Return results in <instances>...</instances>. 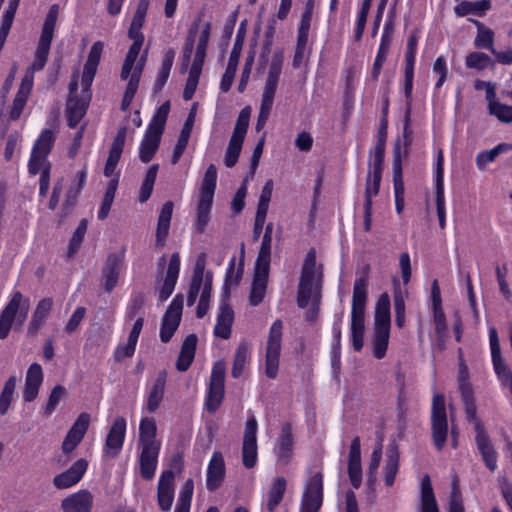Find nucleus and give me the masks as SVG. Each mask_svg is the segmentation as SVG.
I'll return each mask as SVG.
<instances>
[{
  "label": "nucleus",
  "instance_id": "1",
  "mask_svg": "<svg viewBox=\"0 0 512 512\" xmlns=\"http://www.w3.org/2000/svg\"><path fill=\"white\" fill-rule=\"evenodd\" d=\"M55 135L51 129H43L36 139L28 161V172L31 175L40 173L39 195L46 196L50 187L51 164L47 158L53 148Z\"/></svg>",
  "mask_w": 512,
  "mask_h": 512
},
{
  "label": "nucleus",
  "instance_id": "2",
  "mask_svg": "<svg viewBox=\"0 0 512 512\" xmlns=\"http://www.w3.org/2000/svg\"><path fill=\"white\" fill-rule=\"evenodd\" d=\"M59 14V5L52 4L46 14L44 19L40 38L37 44V48L35 51V57L31 65L27 68L24 77H27L29 74L31 75L32 84H34V73L36 71H41L44 69L50 48L51 43L54 38V31Z\"/></svg>",
  "mask_w": 512,
  "mask_h": 512
},
{
  "label": "nucleus",
  "instance_id": "3",
  "mask_svg": "<svg viewBox=\"0 0 512 512\" xmlns=\"http://www.w3.org/2000/svg\"><path fill=\"white\" fill-rule=\"evenodd\" d=\"M216 186L217 168L214 164H210L202 179L196 207L195 228L198 233H203L210 221V212L213 205Z\"/></svg>",
  "mask_w": 512,
  "mask_h": 512
},
{
  "label": "nucleus",
  "instance_id": "4",
  "mask_svg": "<svg viewBox=\"0 0 512 512\" xmlns=\"http://www.w3.org/2000/svg\"><path fill=\"white\" fill-rule=\"evenodd\" d=\"M30 306L29 298L24 297L21 291H12L10 299L0 312V339L9 336L14 321L17 319L22 324L28 315Z\"/></svg>",
  "mask_w": 512,
  "mask_h": 512
},
{
  "label": "nucleus",
  "instance_id": "5",
  "mask_svg": "<svg viewBox=\"0 0 512 512\" xmlns=\"http://www.w3.org/2000/svg\"><path fill=\"white\" fill-rule=\"evenodd\" d=\"M449 433L448 418L446 412L445 396L436 393L432 399L431 408V437L435 449L441 452L447 442Z\"/></svg>",
  "mask_w": 512,
  "mask_h": 512
},
{
  "label": "nucleus",
  "instance_id": "6",
  "mask_svg": "<svg viewBox=\"0 0 512 512\" xmlns=\"http://www.w3.org/2000/svg\"><path fill=\"white\" fill-rule=\"evenodd\" d=\"M283 322L276 319L270 329L265 351V374L269 379L278 376L282 349Z\"/></svg>",
  "mask_w": 512,
  "mask_h": 512
},
{
  "label": "nucleus",
  "instance_id": "7",
  "mask_svg": "<svg viewBox=\"0 0 512 512\" xmlns=\"http://www.w3.org/2000/svg\"><path fill=\"white\" fill-rule=\"evenodd\" d=\"M323 497V473L316 472L305 484L299 512H319Z\"/></svg>",
  "mask_w": 512,
  "mask_h": 512
},
{
  "label": "nucleus",
  "instance_id": "8",
  "mask_svg": "<svg viewBox=\"0 0 512 512\" xmlns=\"http://www.w3.org/2000/svg\"><path fill=\"white\" fill-rule=\"evenodd\" d=\"M489 344L494 372L501 386L509 387L512 394V371L502 357L498 332L495 327L489 329Z\"/></svg>",
  "mask_w": 512,
  "mask_h": 512
},
{
  "label": "nucleus",
  "instance_id": "9",
  "mask_svg": "<svg viewBox=\"0 0 512 512\" xmlns=\"http://www.w3.org/2000/svg\"><path fill=\"white\" fill-rule=\"evenodd\" d=\"M183 302L184 297L182 294L175 295L163 315L159 334L160 340L163 343H168L172 339L180 325L183 312Z\"/></svg>",
  "mask_w": 512,
  "mask_h": 512
},
{
  "label": "nucleus",
  "instance_id": "10",
  "mask_svg": "<svg viewBox=\"0 0 512 512\" xmlns=\"http://www.w3.org/2000/svg\"><path fill=\"white\" fill-rule=\"evenodd\" d=\"M257 430L256 418L249 417L245 423L242 444V463L248 469L255 467L258 460Z\"/></svg>",
  "mask_w": 512,
  "mask_h": 512
},
{
  "label": "nucleus",
  "instance_id": "11",
  "mask_svg": "<svg viewBox=\"0 0 512 512\" xmlns=\"http://www.w3.org/2000/svg\"><path fill=\"white\" fill-rule=\"evenodd\" d=\"M127 422L122 416H117L110 426L103 446V453L112 458L117 457L124 445Z\"/></svg>",
  "mask_w": 512,
  "mask_h": 512
},
{
  "label": "nucleus",
  "instance_id": "12",
  "mask_svg": "<svg viewBox=\"0 0 512 512\" xmlns=\"http://www.w3.org/2000/svg\"><path fill=\"white\" fill-rule=\"evenodd\" d=\"M415 68H404L403 92L405 97V111L403 119V139L406 147L412 143L411 112H412V92L414 85Z\"/></svg>",
  "mask_w": 512,
  "mask_h": 512
},
{
  "label": "nucleus",
  "instance_id": "13",
  "mask_svg": "<svg viewBox=\"0 0 512 512\" xmlns=\"http://www.w3.org/2000/svg\"><path fill=\"white\" fill-rule=\"evenodd\" d=\"M91 99V87L85 91L82 86L81 96L67 98V125L69 128H76L85 116Z\"/></svg>",
  "mask_w": 512,
  "mask_h": 512
},
{
  "label": "nucleus",
  "instance_id": "14",
  "mask_svg": "<svg viewBox=\"0 0 512 512\" xmlns=\"http://www.w3.org/2000/svg\"><path fill=\"white\" fill-rule=\"evenodd\" d=\"M479 430L475 431V443L479 451L482 461L486 468L495 472L498 468V453L488 435L485 427L478 425Z\"/></svg>",
  "mask_w": 512,
  "mask_h": 512
},
{
  "label": "nucleus",
  "instance_id": "15",
  "mask_svg": "<svg viewBox=\"0 0 512 512\" xmlns=\"http://www.w3.org/2000/svg\"><path fill=\"white\" fill-rule=\"evenodd\" d=\"M89 423L90 415L88 413L83 412L77 417L62 443V450L65 454L73 452L81 443L89 428Z\"/></svg>",
  "mask_w": 512,
  "mask_h": 512
},
{
  "label": "nucleus",
  "instance_id": "16",
  "mask_svg": "<svg viewBox=\"0 0 512 512\" xmlns=\"http://www.w3.org/2000/svg\"><path fill=\"white\" fill-rule=\"evenodd\" d=\"M174 479L175 474L171 469L164 470L158 481L157 502L159 508L164 511H170L174 500Z\"/></svg>",
  "mask_w": 512,
  "mask_h": 512
},
{
  "label": "nucleus",
  "instance_id": "17",
  "mask_svg": "<svg viewBox=\"0 0 512 512\" xmlns=\"http://www.w3.org/2000/svg\"><path fill=\"white\" fill-rule=\"evenodd\" d=\"M87 175H88V171H87L86 166H84L77 173V175H76L77 180L72 181V183L66 193L65 200L62 204L60 214H59L60 218L64 219L72 213L74 207L77 204L79 195H80L81 191L83 190L84 186L86 185Z\"/></svg>",
  "mask_w": 512,
  "mask_h": 512
},
{
  "label": "nucleus",
  "instance_id": "18",
  "mask_svg": "<svg viewBox=\"0 0 512 512\" xmlns=\"http://www.w3.org/2000/svg\"><path fill=\"white\" fill-rule=\"evenodd\" d=\"M226 475V467L223 454L220 451H214L207 466L206 487L213 492L218 489Z\"/></svg>",
  "mask_w": 512,
  "mask_h": 512
},
{
  "label": "nucleus",
  "instance_id": "19",
  "mask_svg": "<svg viewBox=\"0 0 512 512\" xmlns=\"http://www.w3.org/2000/svg\"><path fill=\"white\" fill-rule=\"evenodd\" d=\"M181 259L178 252H174L169 259L164 282L159 289L158 300L166 301L173 293L180 274Z\"/></svg>",
  "mask_w": 512,
  "mask_h": 512
},
{
  "label": "nucleus",
  "instance_id": "20",
  "mask_svg": "<svg viewBox=\"0 0 512 512\" xmlns=\"http://www.w3.org/2000/svg\"><path fill=\"white\" fill-rule=\"evenodd\" d=\"M87 468L88 462L85 459H78L67 470L54 477V486L66 489L76 485L83 478Z\"/></svg>",
  "mask_w": 512,
  "mask_h": 512
},
{
  "label": "nucleus",
  "instance_id": "21",
  "mask_svg": "<svg viewBox=\"0 0 512 512\" xmlns=\"http://www.w3.org/2000/svg\"><path fill=\"white\" fill-rule=\"evenodd\" d=\"M124 263L123 253H111L108 255L106 263L102 269L104 280V290L111 293L117 286L121 268Z\"/></svg>",
  "mask_w": 512,
  "mask_h": 512
},
{
  "label": "nucleus",
  "instance_id": "22",
  "mask_svg": "<svg viewBox=\"0 0 512 512\" xmlns=\"http://www.w3.org/2000/svg\"><path fill=\"white\" fill-rule=\"evenodd\" d=\"M104 44L101 41H96L92 44L87 60L83 67V73L81 77V86H84V90L87 91L93 83L97 69L101 60Z\"/></svg>",
  "mask_w": 512,
  "mask_h": 512
},
{
  "label": "nucleus",
  "instance_id": "23",
  "mask_svg": "<svg viewBox=\"0 0 512 512\" xmlns=\"http://www.w3.org/2000/svg\"><path fill=\"white\" fill-rule=\"evenodd\" d=\"M127 136V127L122 126L117 130L111 144L109 154L104 167V175L110 177L114 174L116 166L121 158Z\"/></svg>",
  "mask_w": 512,
  "mask_h": 512
},
{
  "label": "nucleus",
  "instance_id": "24",
  "mask_svg": "<svg viewBox=\"0 0 512 512\" xmlns=\"http://www.w3.org/2000/svg\"><path fill=\"white\" fill-rule=\"evenodd\" d=\"M234 321V311L229 299L223 298L220 303V311L214 327V335L221 339H228L231 336V328Z\"/></svg>",
  "mask_w": 512,
  "mask_h": 512
},
{
  "label": "nucleus",
  "instance_id": "25",
  "mask_svg": "<svg viewBox=\"0 0 512 512\" xmlns=\"http://www.w3.org/2000/svg\"><path fill=\"white\" fill-rule=\"evenodd\" d=\"M368 277L362 275L355 279L353 286L351 317L365 318V307L368 297Z\"/></svg>",
  "mask_w": 512,
  "mask_h": 512
},
{
  "label": "nucleus",
  "instance_id": "26",
  "mask_svg": "<svg viewBox=\"0 0 512 512\" xmlns=\"http://www.w3.org/2000/svg\"><path fill=\"white\" fill-rule=\"evenodd\" d=\"M383 163L384 160L382 159H374L373 164L370 163L365 184L364 203L373 205V197L377 196L380 191Z\"/></svg>",
  "mask_w": 512,
  "mask_h": 512
},
{
  "label": "nucleus",
  "instance_id": "27",
  "mask_svg": "<svg viewBox=\"0 0 512 512\" xmlns=\"http://www.w3.org/2000/svg\"><path fill=\"white\" fill-rule=\"evenodd\" d=\"M167 382V373L165 370L159 371L157 377L155 378L152 386L149 388L147 392L146 398V410L152 414L155 413L160 407L161 402L163 401L165 388Z\"/></svg>",
  "mask_w": 512,
  "mask_h": 512
},
{
  "label": "nucleus",
  "instance_id": "28",
  "mask_svg": "<svg viewBox=\"0 0 512 512\" xmlns=\"http://www.w3.org/2000/svg\"><path fill=\"white\" fill-rule=\"evenodd\" d=\"M61 507L64 512H91L93 496L88 490H79L64 498Z\"/></svg>",
  "mask_w": 512,
  "mask_h": 512
},
{
  "label": "nucleus",
  "instance_id": "29",
  "mask_svg": "<svg viewBox=\"0 0 512 512\" xmlns=\"http://www.w3.org/2000/svg\"><path fill=\"white\" fill-rule=\"evenodd\" d=\"M244 257H245V246L244 243L241 244V255L237 268L236 265V257L232 256L229 260L228 267L225 273V281H224V293L223 298L229 299L230 291L229 286H238L241 282L243 272H244Z\"/></svg>",
  "mask_w": 512,
  "mask_h": 512
},
{
  "label": "nucleus",
  "instance_id": "30",
  "mask_svg": "<svg viewBox=\"0 0 512 512\" xmlns=\"http://www.w3.org/2000/svg\"><path fill=\"white\" fill-rule=\"evenodd\" d=\"M161 447L141 446L139 456L140 475L145 480H151L155 476L158 465V457Z\"/></svg>",
  "mask_w": 512,
  "mask_h": 512
},
{
  "label": "nucleus",
  "instance_id": "31",
  "mask_svg": "<svg viewBox=\"0 0 512 512\" xmlns=\"http://www.w3.org/2000/svg\"><path fill=\"white\" fill-rule=\"evenodd\" d=\"M294 438L292 426L286 422L282 425L275 453L279 461L284 464L290 462L293 455Z\"/></svg>",
  "mask_w": 512,
  "mask_h": 512
},
{
  "label": "nucleus",
  "instance_id": "32",
  "mask_svg": "<svg viewBox=\"0 0 512 512\" xmlns=\"http://www.w3.org/2000/svg\"><path fill=\"white\" fill-rule=\"evenodd\" d=\"M33 84L31 75L29 74L27 77H23L20 87L13 99V103L11 109L9 111V119L12 121H16L20 118L29 98V95L32 91Z\"/></svg>",
  "mask_w": 512,
  "mask_h": 512
},
{
  "label": "nucleus",
  "instance_id": "33",
  "mask_svg": "<svg viewBox=\"0 0 512 512\" xmlns=\"http://www.w3.org/2000/svg\"><path fill=\"white\" fill-rule=\"evenodd\" d=\"M400 468V453L398 445L395 442L389 444L386 450L384 472V483L387 487H392Z\"/></svg>",
  "mask_w": 512,
  "mask_h": 512
},
{
  "label": "nucleus",
  "instance_id": "34",
  "mask_svg": "<svg viewBox=\"0 0 512 512\" xmlns=\"http://www.w3.org/2000/svg\"><path fill=\"white\" fill-rule=\"evenodd\" d=\"M174 209V203L167 201L162 205L158 216L157 228H156V241L157 247H163L169 234L170 223L172 219Z\"/></svg>",
  "mask_w": 512,
  "mask_h": 512
},
{
  "label": "nucleus",
  "instance_id": "35",
  "mask_svg": "<svg viewBox=\"0 0 512 512\" xmlns=\"http://www.w3.org/2000/svg\"><path fill=\"white\" fill-rule=\"evenodd\" d=\"M52 306L53 300L49 297L43 298L37 303L27 327L29 335H35L38 333L49 316Z\"/></svg>",
  "mask_w": 512,
  "mask_h": 512
},
{
  "label": "nucleus",
  "instance_id": "36",
  "mask_svg": "<svg viewBox=\"0 0 512 512\" xmlns=\"http://www.w3.org/2000/svg\"><path fill=\"white\" fill-rule=\"evenodd\" d=\"M391 302L388 293H382L375 305L374 328L391 329Z\"/></svg>",
  "mask_w": 512,
  "mask_h": 512
},
{
  "label": "nucleus",
  "instance_id": "37",
  "mask_svg": "<svg viewBox=\"0 0 512 512\" xmlns=\"http://www.w3.org/2000/svg\"><path fill=\"white\" fill-rule=\"evenodd\" d=\"M194 118H195L194 113L190 112L182 129H181L180 135L178 137V140L176 142V145L174 147L173 154L171 157V163L173 165H175L179 162L180 158L182 157V155L188 145V141H189L193 123H194Z\"/></svg>",
  "mask_w": 512,
  "mask_h": 512
},
{
  "label": "nucleus",
  "instance_id": "38",
  "mask_svg": "<svg viewBox=\"0 0 512 512\" xmlns=\"http://www.w3.org/2000/svg\"><path fill=\"white\" fill-rule=\"evenodd\" d=\"M157 427L153 418H142L139 424V444L147 447H161L156 440Z\"/></svg>",
  "mask_w": 512,
  "mask_h": 512
},
{
  "label": "nucleus",
  "instance_id": "39",
  "mask_svg": "<svg viewBox=\"0 0 512 512\" xmlns=\"http://www.w3.org/2000/svg\"><path fill=\"white\" fill-rule=\"evenodd\" d=\"M470 22H472L477 28V35L474 40V46L477 49L489 50L493 53L494 41H495V33L494 31L486 27L482 22L476 19L469 18Z\"/></svg>",
  "mask_w": 512,
  "mask_h": 512
},
{
  "label": "nucleus",
  "instance_id": "40",
  "mask_svg": "<svg viewBox=\"0 0 512 512\" xmlns=\"http://www.w3.org/2000/svg\"><path fill=\"white\" fill-rule=\"evenodd\" d=\"M174 59H175L174 49L169 48L164 51L161 66L157 73V76H156V79L154 82V86H153V90L155 93L160 92L164 88L165 84L167 83V80L170 76V72H171V69L173 66Z\"/></svg>",
  "mask_w": 512,
  "mask_h": 512
},
{
  "label": "nucleus",
  "instance_id": "41",
  "mask_svg": "<svg viewBox=\"0 0 512 512\" xmlns=\"http://www.w3.org/2000/svg\"><path fill=\"white\" fill-rule=\"evenodd\" d=\"M420 500L422 512H439L431 479L428 474L424 475L421 480Z\"/></svg>",
  "mask_w": 512,
  "mask_h": 512
},
{
  "label": "nucleus",
  "instance_id": "42",
  "mask_svg": "<svg viewBox=\"0 0 512 512\" xmlns=\"http://www.w3.org/2000/svg\"><path fill=\"white\" fill-rule=\"evenodd\" d=\"M491 6L490 0H480L476 2L461 1L454 7V12L458 17H464L469 14L482 17L487 10L491 9Z\"/></svg>",
  "mask_w": 512,
  "mask_h": 512
},
{
  "label": "nucleus",
  "instance_id": "43",
  "mask_svg": "<svg viewBox=\"0 0 512 512\" xmlns=\"http://www.w3.org/2000/svg\"><path fill=\"white\" fill-rule=\"evenodd\" d=\"M287 481L283 476L274 479L269 491L266 508L268 512H274L283 500Z\"/></svg>",
  "mask_w": 512,
  "mask_h": 512
},
{
  "label": "nucleus",
  "instance_id": "44",
  "mask_svg": "<svg viewBox=\"0 0 512 512\" xmlns=\"http://www.w3.org/2000/svg\"><path fill=\"white\" fill-rule=\"evenodd\" d=\"M118 183L119 175L110 179L107 183V187L97 214L99 220H105L108 217L113 201L115 199Z\"/></svg>",
  "mask_w": 512,
  "mask_h": 512
},
{
  "label": "nucleus",
  "instance_id": "45",
  "mask_svg": "<svg viewBox=\"0 0 512 512\" xmlns=\"http://www.w3.org/2000/svg\"><path fill=\"white\" fill-rule=\"evenodd\" d=\"M205 260H206V256L204 253L200 254L197 257V260H196L195 266H194V270H193V274H192V278H191V282L189 285L188 293L199 295L202 285L204 286Z\"/></svg>",
  "mask_w": 512,
  "mask_h": 512
},
{
  "label": "nucleus",
  "instance_id": "46",
  "mask_svg": "<svg viewBox=\"0 0 512 512\" xmlns=\"http://www.w3.org/2000/svg\"><path fill=\"white\" fill-rule=\"evenodd\" d=\"M391 329L374 328V335L372 340L373 355L376 359L385 357L390 337Z\"/></svg>",
  "mask_w": 512,
  "mask_h": 512
},
{
  "label": "nucleus",
  "instance_id": "47",
  "mask_svg": "<svg viewBox=\"0 0 512 512\" xmlns=\"http://www.w3.org/2000/svg\"><path fill=\"white\" fill-rule=\"evenodd\" d=\"M463 403L464 413L468 422L474 425V431L479 430L478 425L484 427L481 419L477 416V408L474 399V392L460 394Z\"/></svg>",
  "mask_w": 512,
  "mask_h": 512
},
{
  "label": "nucleus",
  "instance_id": "48",
  "mask_svg": "<svg viewBox=\"0 0 512 512\" xmlns=\"http://www.w3.org/2000/svg\"><path fill=\"white\" fill-rule=\"evenodd\" d=\"M17 385V377L11 375L4 383L3 389L0 393V415L7 414L10 405L14 399V393Z\"/></svg>",
  "mask_w": 512,
  "mask_h": 512
},
{
  "label": "nucleus",
  "instance_id": "49",
  "mask_svg": "<svg viewBox=\"0 0 512 512\" xmlns=\"http://www.w3.org/2000/svg\"><path fill=\"white\" fill-rule=\"evenodd\" d=\"M212 293V273L207 272L205 275L204 286L201 291L200 299L196 308L197 318H203L209 310V302Z\"/></svg>",
  "mask_w": 512,
  "mask_h": 512
},
{
  "label": "nucleus",
  "instance_id": "50",
  "mask_svg": "<svg viewBox=\"0 0 512 512\" xmlns=\"http://www.w3.org/2000/svg\"><path fill=\"white\" fill-rule=\"evenodd\" d=\"M365 318L351 317L350 339L352 347L360 352L364 345Z\"/></svg>",
  "mask_w": 512,
  "mask_h": 512
},
{
  "label": "nucleus",
  "instance_id": "51",
  "mask_svg": "<svg viewBox=\"0 0 512 512\" xmlns=\"http://www.w3.org/2000/svg\"><path fill=\"white\" fill-rule=\"evenodd\" d=\"M159 165L153 164L151 165L145 175V178L142 182L140 193H139V201L141 203H145L151 197L153 192L154 184L157 178Z\"/></svg>",
  "mask_w": 512,
  "mask_h": 512
},
{
  "label": "nucleus",
  "instance_id": "52",
  "mask_svg": "<svg viewBox=\"0 0 512 512\" xmlns=\"http://www.w3.org/2000/svg\"><path fill=\"white\" fill-rule=\"evenodd\" d=\"M161 140L144 134L139 145V158L143 163L150 162L156 154Z\"/></svg>",
  "mask_w": 512,
  "mask_h": 512
},
{
  "label": "nucleus",
  "instance_id": "53",
  "mask_svg": "<svg viewBox=\"0 0 512 512\" xmlns=\"http://www.w3.org/2000/svg\"><path fill=\"white\" fill-rule=\"evenodd\" d=\"M142 46L143 43L139 42H132L130 45L121 69L120 76L122 80H126L130 76V73L139 57Z\"/></svg>",
  "mask_w": 512,
  "mask_h": 512
},
{
  "label": "nucleus",
  "instance_id": "54",
  "mask_svg": "<svg viewBox=\"0 0 512 512\" xmlns=\"http://www.w3.org/2000/svg\"><path fill=\"white\" fill-rule=\"evenodd\" d=\"M419 39L418 29L413 30L406 43L404 68H415Z\"/></svg>",
  "mask_w": 512,
  "mask_h": 512
},
{
  "label": "nucleus",
  "instance_id": "55",
  "mask_svg": "<svg viewBox=\"0 0 512 512\" xmlns=\"http://www.w3.org/2000/svg\"><path fill=\"white\" fill-rule=\"evenodd\" d=\"M249 347L246 342H241L234 355L233 366L231 370V375L233 378H239L243 372L246 365L247 357H248Z\"/></svg>",
  "mask_w": 512,
  "mask_h": 512
},
{
  "label": "nucleus",
  "instance_id": "56",
  "mask_svg": "<svg viewBox=\"0 0 512 512\" xmlns=\"http://www.w3.org/2000/svg\"><path fill=\"white\" fill-rule=\"evenodd\" d=\"M224 386L209 384V390L205 401L208 412L214 413L218 410L224 399Z\"/></svg>",
  "mask_w": 512,
  "mask_h": 512
},
{
  "label": "nucleus",
  "instance_id": "57",
  "mask_svg": "<svg viewBox=\"0 0 512 512\" xmlns=\"http://www.w3.org/2000/svg\"><path fill=\"white\" fill-rule=\"evenodd\" d=\"M87 226H88V221L86 219H82L79 222L76 230L74 231L72 237L70 238V241L68 244V249H67V258L73 257L79 250V248L84 240V237H85V234L87 231Z\"/></svg>",
  "mask_w": 512,
  "mask_h": 512
},
{
  "label": "nucleus",
  "instance_id": "58",
  "mask_svg": "<svg viewBox=\"0 0 512 512\" xmlns=\"http://www.w3.org/2000/svg\"><path fill=\"white\" fill-rule=\"evenodd\" d=\"M244 139L236 136H231L228 147L224 157L226 167H234L239 159Z\"/></svg>",
  "mask_w": 512,
  "mask_h": 512
},
{
  "label": "nucleus",
  "instance_id": "59",
  "mask_svg": "<svg viewBox=\"0 0 512 512\" xmlns=\"http://www.w3.org/2000/svg\"><path fill=\"white\" fill-rule=\"evenodd\" d=\"M393 187L404 186L403 172H402V155H401V144L398 140L393 147Z\"/></svg>",
  "mask_w": 512,
  "mask_h": 512
},
{
  "label": "nucleus",
  "instance_id": "60",
  "mask_svg": "<svg viewBox=\"0 0 512 512\" xmlns=\"http://www.w3.org/2000/svg\"><path fill=\"white\" fill-rule=\"evenodd\" d=\"M492 64V60L489 55L483 52H471L465 58V65L469 69H476L483 71Z\"/></svg>",
  "mask_w": 512,
  "mask_h": 512
},
{
  "label": "nucleus",
  "instance_id": "61",
  "mask_svg": "<svg viewBox=\"0 0 512 512\" xmlns=\"http://www.w3.org/2000/svg\"><path fill=\"white\" fill-rule=\"evenodd\" d=\"M268 282L252 279L248 296L249 304L253 307L262 303L265 298Z\"/></svg>",
  "mask_w": 512,
  "mask_h": 512
},
{
  "label": "nucleus",
  "instance_id": "62",
  "mask_svg": "<svg viewBox=\"0 0 512 512\" xmlns=\"http://www.w3.org/2000/svg\"><path fill=\"white\" fill-rule=\"evenodd\" d=\"M505 144H499L490 150L480 151L476 155V166L479 170H484L485 167L493 162L501 152L505 150Z\"/></svg>",
  "mask_w": 512,
  "mask_h": 512
},
{
  "label": "nucleus",
  "instance_id": "63",
  "mask_svg": "<svg viewBox=\"0 0 512 512\" xmlns=\"http://www.w3.org/2000/svg\"><path fill=\"white\" fill-rule=\"evenodd\" d=\"M488 112L502 123L512 122V106L510 105L501 102H492L488 105Z\"/></svg>",
  "mask_w": 512,
  "mask_h": 512
},
{
  "label": "nucleus",
  "instance_id": "64",
  "mask_svg": "<svg viewBox=\"0 0 512 512\" xmlns=\"http://www.w3.org/2000/svg\"><path fill=\"white\" fill-rule=\"evenodd\" d=\"M145 299L142 293H132L125 311V320H133L144 307Z\"/></svg>",
  "mask_w": 512,
  "mask_h": 512
}]
</instances>
